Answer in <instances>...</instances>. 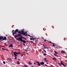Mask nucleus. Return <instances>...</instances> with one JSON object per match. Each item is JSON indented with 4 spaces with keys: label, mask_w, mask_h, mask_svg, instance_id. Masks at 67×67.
I'll use <instances>...</instances> for the list:
<instances>
[{
    "label": "nucleus",
    "mask_w": 67,
    "mask_h": 67,
    "mask_svg": "<svg viewBox=\"0 0 67 67\" xmlns=\"http://www.w3.org/2000/svg\"><path fill=\"white\" fill-rule=\"evenodd\" d=\"M22 56H23V54L21 55V57H22Z\"/></svg>",
    "instance_id": "nucleus-42"
},
{
    "label": "nucleus",
    "mask_w": 67,
    "mask_h": 67,
    "mask_svg": "<svg viewBox=\"0 0 67 67\" xmlns=\"http://www.w3.org/2000/svg\"><path fill=\"white\" fill-rule=\"evenodd\" d=\"M17 64H20V62L18 61L17 62Z\"/></svg>",
    "instance_id": "nucleus-18"
},
{
    "label": "nucleus",
    "mask_w": 67,
    "mask_h": 67,
    "mask_svg": "<svg viewBox=\"0 0 67 67\" xmlns=\"http://www.w3.org/2000/svg\"><path fill=\"white\" fill-rule=\"evenodd\" d=\"M18 33H21V31H18Z\"/></svg>",
    "instance_id": "nucleus-23"
},
{
    "label": "nucleus",
    "mask_w": 67,
    "mask_h": 67,
    "mask_svg": "<svg viewBox=\"0 0 67 67\" xmlns=\"http://www.w3.org/2000/svg\"><path fill=\"white\" fill-rule=\"evenodd\" d=\"M58 64L60 65V66H62V65L63 66H64V67H66V65L64 64L62 62H61L60 63H58Z\"/></svg>",
    "instance_id": "nucleus-5"
},
{
    "label": "nucleus",
    "mask_w": 67,
    "mask_h": 67,
    "mask_svg": "<svg viewBox=\"0 0 67 67\" xmlns=\"http://www.w3.org/2000/svg\"><path fill=\"white\" fill-rule=\"evenodd\" d=\"M40 64H41V65H44V62H40Z\"/></svg>",
    "instance_id": "nucleus-11"
},
{
    "label": "nucleus",
    "mask_w": 67,
    "mask_h": 67,
    "mask_svg": "<svg viewBox=\"0 0 67 67\" xmlns=\"http://www.w3.org/2000/svg\"><path fill=\"white\" fill-rule=\"evenodd\" d=\"M42 45H43V46H44V44H42Z\"/></svg>",
    "instance_id": "nucleus-41"
},
{
    "label": "nucleus",
    "mask_w": 67,
    "mask_h": 67,
    "mask_svg": "<svg viewBox=\"0 0 67 67\" xmlns=\"http://www.w3.org/2000/svg\"><path fill=\"white\" fill-rule=\"evenodd\" d=\"M32 39H33V41H36V38H34L33 37L32 38Z\"/></svg>",
    "instance_id": "nucleus-13"
},
{
    "label": "nucleus",
    "mask_w": 67,
    "mask_h": 67,
    "mask_svg": "<svg viewBox=\"0 0 67 67\" xmlns=\"http://www.w3.org/2000/svg\"><path fill=\"white\" fill-rule=\"evenodd\" d=\"M61 53H62L63 54H64V53H65V51L63 50H62L61 51Z\"/></svg>",
    "instance_id": "nucleus-8"
},
{
    "label": "nucleus",
    "mask_w": 67,
    "mask_h": 67,
    "mask_svg": "<svg viewBox=\"0 0 67 67\" xmlns=\"http://www.w3.org/2000/svg\"><path fill=\"white\" fill-rule=\"evenodd\" d=\"M52 59H53V60H55V61H56L57 60V59H56V58H53Z\"/></svg>",
    "instance_id": "nucleus-12"
},
{
    "label": "nucleus",
    "mask_w": 67,
    "mask_h": 67,
    "mask_svg": "<svg viewBox=\"0 0 67 67\" xmlns=\"http://www.w3.org/2000/svg\"><path fill=\"white\" fill-rule=\"evenodd\" d=\"M28 64L29 65H32V63L30 62H28Z\"/></svg>",
    "instance_id": "nucleus-16"
},
{
    "label": "nucleus",
    "mask_w": 67,
    "mask_h": 67,
    "mask_svg": "<svg viewBox=\"0 0 67 67\" xmlns=\"http://www.w3.org/2000/svg\"><path fill=\"white\" fill-rule=\"evenodd\" d=\"M2 49L3 50V51L5 50V48H2Z\"/></svg>",
    "instance_id": "nucleus-22"
},
{
    "label": "nucleus",
    "mask_w": 67,
    "mask_h": 67,
    "mask_svg": "<svg viewBox=\"0 0 67 67\" xmlns=\"http://www.w3.org/2000/svg\"><path fill=\"white\" fill-rule=\"evenodd\" d=\"M16 56H15L14 55V57H15V59H17V58H17V57H16Z\"/></svg>",
    "instance_id": "nucleus-20"
},
{
    "label": "nucleus",
    "mask_w": 67,
    "mask_h": 67,
    "mask_svg": "<svg viewBox=\"0 0 67 67\" xmlns=\"http://www.w3.org/2000/svg\"><path fill=\"white\" fill-rule=\"evenodd\" d=\"M54 56H57V57H58V56L57 55V54H56L55 53H54Z\"/></svg>",
    "instance_id": "nucleus-19"
},
{
    "label": "nucleus",
    "mask_w": 67,
    "mask_h": 67,
    "mask_svg": "<svg viewBox=\"0 0 67 67\" xmlns=\"http://www.w3.org/2000/svg\"><path fill=\"white\" fill-rule=\"evenodd\" d=\"M47 41V42H48V43H50V41Z\"/></svg>",
    "instance_id": "nucleus-36"
},
{
    "label": "nucleus",
    "mask_w": 67,
    "mask_h": 67,
    "mask_svg": "<svg viewBox=\"0 0 67 67\" xmlns=\"http://www.w3.org/2000/svg\"><path fill=\"white\" fill-rule=\"evenodd\" d=\"M43 50L44 51V52H45V53H46V51H45V50H44L43 49Z\"/></svg>",
    "instance_id": "nucleus-32"
},
{
    "label": "nucleus",
    "mask_w": 67,
    "mask_h": 67,
    "mask_svg": "<svg viewBox=\"0 0 67 67\" xmlns=\"http://www.w3.org/2000/svg\"><path fill=\"white\" fill-rule=\"evenodd\" d=\"M14 36H15V38H16V37H19V35H14Z\"/></svg>",
    "instance_id": "nucleus-14"
},
{
    "label": "nucleus",
    "mask_w": 67,
    "mask_h": 67,
    "mask_svg": "<svg viewBox=\"0 0 67 67\" xmlns=\"http://www.w3.org/2000/svg\"><path fill=\"white\" fill-rule=\"evenodd\" d=\"M13 47V44H11L9 46V47Z\"/></svg>",
    "instance_id": "nucleus-10"
},
{
    "label": "nucleus",
    "mask_w": 67,
    "mask_h": 67,
    "mask_svg": "<svg viewBox=\"0 0 67 67\" xmlns=\"http://www.w3.org/2000/svg\"><path fill=\"white\" fill-rule=\"evenodd\" d=\"M8 42H9V43H10V42H11L10 41H9Z\"/></svg>",
    "instance_id": "nucleus-43"
},
{
    "label": "nucleus",
    "mask_w": 67,
    "mask_h": 67,
    "mask_svg": "<svg viewBox=\"0 0 67 67\" xmlns=\"http://www.w3.org/2000/svg\"><path fill=\"white\" fill-rule=\"evenodd\" d=\"M12 52L13 53L14 56H18V54H20V52H16L15 51L13 52V51H12Z\"/></svg>",
    "instance_id": "nucleus-3"
},
{
    "label": "nucleus",
    "mask_w": 67,
    "mask_h": 67,
    "mask_svg": "<svg viewBox=\"0 0 67 67\" xmlns=\"http://www.w3.org/2000/svg\"><path fill=\"white\" fill-rule=\"evenodd\" d=\"M1 43H2V42H1Z\"/></svg>",
    "instance_id": "nucleus-49"
},
{
    "label": "nucleus",
    "mask_w": 67,
    "mask_h": 67,
    "mask_svg": "<svg viewBox=\"0 0 67 67\" xmlns=\"http://www.w3.org/2000/svg\"><path fill=\"white\" fill-rule=\"evenodd\" d=\"M36 63H37L38 64L37 65L39 66H41V64H40V62H36Z\"/></svg>",
    "instance_id": "nucleus-7"
},
{
    "label": "nucleus",
    "mask_w": 67,
    "mask_h": 67,
    "mask_svg": "<svg viewBox=\"0 0 67 67\" xmlns=\"http://www.w3.org/2000/svg\"><path fill=\"white\" fill-rule=\"evenodd\" d=\"M7 60H8L9 61H10V62H11L12 61V59L11 58H8Z\"/></svg>",
    "instance_id": "nucleus-9"
},
{
    "label": "nucleus",
    "mask_w": 67,
    "mask_h": 67,
    "mask_svg": "<svg viewBox=\"0 0 67 67\" xmlns=\"http://www.w3.org/2000/svg\"><path fill=\"white\" fill-rule=\"evenodd\" d=\"M24 29H22V30L21 31V32L22 34L24 35H25L26 36V35H25V34H27V33H24Z\"/></svg>",
    "instance_id": "nucleus-4"
},
{
    "label": "nucleus",
    "mask_w": 67,
    "mask_h": 67,
    "mask_svg": "<svg viewBox=\"0 0 67 67\" xmlns=\"http://www.w3.org/2000/svg\"><path fill=\"white\" fill-rule=\"evenodd\" d=\"M43 55L44 56H46V55H47V54H46L45 53H44L43 54Z\"/></svg>",
    "instance_id": "nucleus-21"
},
{
    "label": "nucleus",
    "mask_w": 67,
    "mask_h": 67,
    "mask_svg": "<svg viewBox=\"0 0 67 67\" xmlns=\"http://www.w3.org/2000/svg\"><path fill=\"white\" fill-rule=\"evenodd\" d=\"M7 40V37H6L0 36V40H1L2 41H3L4 40Z\"/></svg>",
    "instance_id": "nucleus-2"
},
{
    "label": "nucleus",
    "mask_w": 67,
    "mask_h": 67,
    "mask_svg": "<svg viewBox=\"0 0 67 67\" xmlns=\"http://www.w3.org/2000/svg\"><path fill=\"white\" fill-rule=\"evenodd\" d=\"M50 43H52V42L51 41H50Z\"/></svg>",
    "instance_id": "nucleus-40"
},
{
    "label": "nucleus",
    "mask_w": 67,
    "mask_h": 67,
    "mask_svg": "<svg viewBox=\"0 0 67 67\" xmlns=\"http://www.w3.org/2000/svg\"><path fill=\"white\" fill-rule=\"evenodd\" d=\"M54 52L56 54H58V53H57V52L56 51H54Z\"/></svg>",
    "instance_id": "nucleus-17"
},
{
    "label": "nucleus",
    "mask_w": 67,
    "mask_h": 67,
    "mask_svg": "<svg viewBox=\"0 0 67 67\" xmlns=\"http://www.w3.org/2000/svg\"><path fill=\"white\" fill-rule=\"evenodd\" d=\"M3 64H5V61L3 62Z\"/></svg>",
    "instance_id": "nucleus-24"
},
{
    "label": "nucleus",
    "mask_w": 67,
    "mask_h": 67,
    "mask_svg": "<svg viewBox=\"0 0 67 67\" xmlns=\"http://www.w3.org/2000/svg\"><path fill=\"white\" fill-rule=\"evenodd\" d=\"M47 48V49H48L49 48Z\"/></svg>",
    "instance_id": "nucleus-46"
},
{
    "label": "nucleus",
    "mask_w": 67,
    "mask_h": 67,
    "mask_svg": "<svg viewBox=\"0 0 67 67\" xmlns=\"http://www.w3.org/2000/svg\"><path fill=\"white\" fill-rule=\"evenodd\" d=\"M26 40V38H25V40Z\"/></svg>",
    "instance_id": "nucleus-44"
},
{
    "label": "nucleus",
    "mask_w": 67,
    "mask_h": 67,
    "mask_svg": "<svg viewBox=\"0 0 67 67\" xmlns=\"http://www.w3.org/2000/svg\"><path fill=\"white\" fill-rule=\"evenodd\" d=\"M23 45H24V46H25V44H24L23 43Z\"/></svg>",
    "instance_id": "nucleus-33"
},
{
    "label": "nucleus",
    "mask_w": 67,
    "mask_h": 67,
    "mask_svg": "<svg viewBox=\"0 0 67 67\" xmlns=\"http://www.w3.org/2000/svg\"><path fill=\"white\" fill-rule=\"evenodd\" d=\"M18 60H20V59L19 58H18Z\"/></svg>",
    "instance_id": "nucleus-34"
},
{
    "label": "nucleus",
    "mask_w": 67,
    "mask_h": 67,
    "mask_svg": "<svg viewBox=\"0 0 67 67\" xmlns=\"http://www.w3.org/2000/svg\"><path fill=\"white\" fill-rule=\"evenodd\" d=\"M52 46H54V47H55V45H54V44H53L52 45Z\"/></svg>",
    "instance_id": "nucleus-29"
},
{
    "label": "nucleus",
    "mask_w": 67,
    "mask_h": 67,
    "mask_svg": "<svg viewBox=\"0 0 67 67\" xmlns=\"http://www.w3.org/2000/svg\"><path fill=\"white\" fill-rule=\"evenodd\" d=\"M32 42V43H34V42H33L32 41H31Z\"/></svg>",
    "instance_id": "nucleus-48"
},
{
    "label": "nucleus",
    "mask_w": 67,
    "mask_h": 67,
    "mask_svg": "<svg viewBox=\"0 0 67 67\" xmlns=\"http://www.w3.org/2000/svg\"><path fill=\"white\" fill-rule=\"evenodd\" d=\"M26 54H27V55H29V54H28V53H26Z\"/></svg>",
    "instance_id": "nucleus-39"
},
{
    "label": "nucleus",
    "mask_w": 67,
    "mask_h": 67,
    "mask_svg": "<svg viewBox=\"0 0 67 67\" xmlns=\"http://www.w3.org/2000/svg\"><path fill=\"white\" fill-rule=\"evenodd\" d=\"M30 40H32H32H33V38H30Z\"/></svg>",
    "instance_id": "nucleus-28"
},
{
    "label": "nucleus",
    "mask_w": 67,
    "mask_h": 67,
    "mask_svg": "<svg viewBox=\"0 0 67 67\" xmlns=\"http://www.w3.org/2000/svg\"><path fill=\"white\" fill-rule=\"evenodd\" d=\"M46 64H48V63H46Z\"/></svg>",
    "instance_id": "nucleus-45"
},
{
    "label": "nucleus",
    "mask_w": 67,
    "mask_h": 67,
    "mask_svg": "<svg viewBox=\"0 0 67 67\" xmlns=\"http://www.w3.org/2000/svg\"><path fill=\"white\" fill-rule=\"evenodd\" d=\"M43 47H44V48H45V49H46V48H47V47H45V46H44Z\"/></svg>",
    "instance_id": "nucleus-31"
},
{
    "label": "nucleus",
    "mask_w": 67,
    "mask_h": 67,
    "mask_svg": "<svg viewBox=\"0 0 67 67\" xmlns=\"http://www.w3.org/2000/svg\"><path fill=\"white\" fill-rule=\"evenodd\" d=\"M23 38V39H25V38L24 37H23L21 36V37H19V38H18V37L17 38V40L19 41H20V42H23L24 44L26 42V41L24 40H23L22 39Z\"/></svg>",
    "instance_id": "nucleus-1"
},
{
    "label": "nucleus",
    "mask_w": 67,
    "mask_h": 67,
    "mask_svg": "<svg viewBox=\"0 0 67 67\" xmlns=\"http://www.w3.org/2000/svg\"><path fill=\"white\" fill-rule=\"evenodd\" d=\"M44 41H45V42H46V41H47V40H44Z\"/></svg>",
    "instance_id": "nucleus-35"
},
{
    "label": "nucleus",
    "mask_w": 67,
    "mask_h": 67,
    "mask_svg": "<svg viewBox=\"0 0 67 67\" xmlns=\"http://www.w3.org/2000/svg\"><path fill=\"white\" fill-rule=\"evenodd\" d=\"M34 64H36V65H37V64H36V63H34Z\"/></svg>",
    "instance_id": "nucleus-38"
},
{
    "label": "nucleus",
    "mask_w": 67,
    "mask_h": 67,
    "mask_svg": "<svg viewBox=\"0 0 67 67\" xmlns=\"http://www.w3.org/2000/svg\"><path fill=\"white\" fill-rule=\"evenodd\" d=\"M18 31H19V30H18V29H17L15 30L14 31V32L13 33V36H14V34H16V32H18Z\"/></svg>",
    "instance_id": "nucleus-6"
},
{
    "label": "nucleus",
    "mask_w": 67,
    "mask_h": 67,
    "mask_svg": "<svg viewBox=\"0 0 67 67\" xmlns=\"http://www.w3.org/2000/svg\"><path fill=\"white\" fill-rule=\"evenodd\" d=\"M18 35V36H19H19H21V35H20V34H19Z\"/></svg>",
    "instance_id": "nucleus-26"
},
{
    "label": "nucleus",
    "mask_w": 67,
    "mask_h": 67,
    "mask_svg": "<svg viewBox=\"0 0 67 67\" xmlns=\"http://www.w3.org/2000/svg\"><path fill=\"white\" fill-rule=\"evenodd\" d=\"M44 59L45 61L46 62H48V61L46 60V58H44Z\"/></svg>",
    "instance_id": "nucleus-15"
},
{
    "label": "nucleus",
    "mask_w": 67,
    "mask_h": 67,
    "mask_svg": "<svg viewBox=\"0 0 67 67\" xmlns=\"http://www.w3.org/2000/svg\"><path fill=\"white\" fill-rule=\"evenodd\" d=\"M14 30H13L12 31V33H14Z\"/></svg>",
    "instance_id": "nucleus-30"
},
{
    "label": "nucleus",
    "mask_w": 67,
    "mask_h": 67,
    "mask_svg": "<svg viewBox=\"0 0 67 67\" xmlns=\"http://www.w3.org/2000/svg\"><path fill=\"white\" fill-rule=\"evenodd\" d=\"M27 36H30V37H31L32 36H30V35H27Z\"/></svg>",
    "instance_id": "nucleus-27"
},
{
    "label": "nucleus",
    "mask_w": 67,
    "mask_h": 67,
    "mask_svg": "<svg viewBox=\"0 0 67 67\" xmlns=\"http://www.w3.org/2000/svg\"><path fill=\"white\" fill-rule=\"evenodd\" d=\"M31 67H34V66L31 65Z\"/></svg>",
    "instance_id": "nucleus-37"
},
{
    "label": "nucleus",
    "mask_w": 67,
    "mask_h": 67,
    "mask_svg": "<svg viewBox=\"0 0 67 67\" xmlns=\"http://www.w3.org/2000/svg\"><path fill=\"white\" fill-rule=\"evenodd\" d=\"M9 40H11V39H9Z\"/></svg>",
    "instance_id": "nucleus-47"
},
{
    "label": "nucleus",
    "mask_w": 67,
    "mask_h": 67,
    "mask_svg": "<svg viewBox=\"0 0 67 67\" xmlns=\"http://www.w3.org/2000/svg\"><path fill=\"white\" fill-rule=\"evenodd\" d=\"M37 41H39V38H37Z\"/></svg>",
    "instance_id": "nucleus-25"
}]
</instances>
